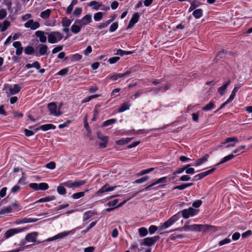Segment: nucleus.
<instances>
[{"label":"nucleus","mask_w":252,"mask_h":252,"mask_svg":"<svg viewBox=\"0 0 252 252\" xmlns=\"http://www.w3.org/2000/svg\"><path fill=\"white\" fill-rule=\"evenodd\" d=\"M213 227L212 225L207 224H192L188 225V222H186L185 224L181 228H178L174 230L169 231L168 232H171L175 230L182 231H207L210 228Z\"/></svg>","instance_id":"f257e3e1"},{"label":"nucleus","mask_w":252,"mask_h":252,"mask_svg":"<svg viewBox=\"0 0 252 252\" xmlns=\"http://www.w3.org/2000/svg\"><path fill=\"white\" fill-rule=\"evenodd\" d=\"M82 12V9L80 7H76L73 11V14L75 16H79Z\"/></svg>","instance_id":"680f3d73"},{"label":"nucleus","mask_w":252,"mask_h":252,"mask_svg":"<svg viewBox=\"0 0 252 252\" xmlns=\"http://www.w3.org/2000/svg\"><path fill=\"white\" fill-rule=\"evenodd\" d=\"M235 157L234 155L232 154H230L225 157H224L221 160V161L219 163H218V164H217L216 165H215V167L216 166H217L221 164H222L224 162H227V161L228 160H230L231 159H232V158H234Z\"/></svg>","instance_id":"b1692460"},{"label":"nucleus","mask_w":252,"mask_h":252,"mask_svg":"<svg viewBox=\"0 0 252 252\" xmlns=\"http://www.w3.org/2000/svg\"><path fill=\"white\" fill-rule=\"evenodd\" d=\"M39 128V129H42L43 131H47L51 129H55L56 126L52 124H46L41 126Z\"/></svg>","instance_id":"a878e982"},{"label":"nucleus","mask_w":252,"mask_h":252,"mask_svg":"<svg viewBox=\"0 0 252 252\" xmlns=\"http://www.w3.org/2000/svg\"><path fill=\"white\" fill-rule=\"evenodd\" d=\"M159 239V236H156L153 237H147L144 239L141 243V245L151 246L153 245Z\"/></svg>","instance_id":"6e6552de"},{"label":"nucleus","mask_w":252,"mask_h":252,"mask_svg":"<svg viewBox=\"0 0 252 252\" xmlns=\"http://www.w3.org/2000/svg\"><path fill=\"white\" fill-rule=\"evenodd\" d=\"M63 38V34L58 31L52 32L48 35V41L51 44L56 43Z\"/></svg>","instance_id":"f03ea898"},{"label":"nucleus","mask_w":252,"mask_h":252,"mask_svg":"<svg viewBox=\"0 0 252 252\" xmlns=\"http://www.w3.org/2000/svg\"><path fill=\"white\" fill-rule=\"evenodd\" d=\"M71 20L69 19H68L66 18H63L62 22V26L65 28H68L71 25Z\"/></svg>","instance_id":"37998d69"},{"label":"nucleus","mask_w":252,"mask_h":252,"mask_svg":"<svg viewBox=\"0 0 252 252\" xmlns=\"http://www.w3.org/2000/svg\"><path fill=\"white\" fill-rule=\"evenodd\" d=\"M69 234V232H63L55 236V238L56 239L62 238L63 237H65Z\"/></svg>","instance_id":"5fc2aeb1"},{"label":"nucleus","mask_w":252,"mask_h":252,"mask_svg":"<svg viewBox=\"0 0 252 252\" xmlns=\"http://www.w3.org/2000/svg\"><path fill=\"white\" fill-rule=\"evenodd\" d=\"M92 22V15L88 14L83 17L81 19H77L75 20V24L80 25L82 27H84Z\"/></svg>","instance_id":"0eeeda50"},{"label":"nucleus","mask_w":252,"mask_h":252,"mask_svg":"<svg viewBox=\"0 0 252 252\" xmlns=\"http://www.w3.org/2000/svg\"><path fill=\"white\" fill-rule=\"evenodd\" d=\"M231 242V239L228 237L220 241H219L218 244L220 246H221L222 245L228 244Z\"/></svg>","instance_id":"3c124183"},{"label":"nucleus","mask_w":252,"mask_h":252,"mask_svg":"<svg viewBox=\"0 0 252 252\" xmlns=\"http://www.w3.org/2000/svg\"><path fill=\"white\" fill-rule=\"evenodd\" d=\"M148 179V176H144L141 178L136 180L135 181V183H137V184H141V183L147 181Z\"/></svg>","instance_id":"774afa93"},{"label":"nucleus","mask_w":252,"mask_h":252,"mask_svg":"<svg viewBox=\"0 0 252 252\" xmlns=\"http://www.w3.org/2000/svg\"><path fill=\"white\" fill-rule=\"evenodd\" d=\"M47 108L50 114L55 116H59L62 114V111H58L57 106L54 102H50L47 104Z\"/></svg>","instance_id":"423d86ee"},{"label":"nucleus","mask_w":252,"mask_h":252,"mask_svg":"<svg viewBox=\"0 0 252 252\" xmlns=\"http://www.w3.org/2000/svg\"><path fill=\"white\" fill-rule=\"evenodd\" d=\"M117 122L116 119H111L108 120L107 121H105L103 123L102 126H107L110 125H111L112 124H115Z\"/></svg>","instance_id":"a19ab883"},{"label":"nucleus","mask_w":252,"mask_h":252,"mask_svg":"<svg viewBox=\"0 0 252 252\" xmlns=\"http://www.w3.org/2000/svg\"><path fill=\"white\" fill-rule=\"evenodd\" d=\"M120 60V57H114L110 58L108 60V62L110 64H113L117 62Z\"/></svg>","instance_id":"052dcab7"},{"label":"nucleus","mask_w":252,"mask_h":252,"mask_svg":"<svg viewBox=\"0 0 252 252\" xmlns=\"http://www.w3.org/2000/svg\"><path fill=\"white\" fill-rule=\"evenodd\" d=\"M178 219L179 218L177 215L173 216L166 221L163 223H161L160 225L158 226V229L159 230H162L168 228L173 225L178 220Z\"/></svg>","instance_id":"20e7f679"},{"label":"nucleus","mask_w":252,"mask_h":252,"mask_svg":"<svg viewBox=\"0 0 252 252\" xmlns=\"http://www.w3.org/2000/svg\"><path fill=\"white\" fill-rule=\"evenodd\" d=\"M230 84V81L228 80L222 86L218 88V91L220 95H223L227 87Z\"/></svg>","instance_id":"aec40b11"},{"label":"nucleus","mask_w":252,"mask_h":252,"mask_svg":"<svg viewBox=\"0 0 252 252\" xmlns=\"http://www.w3.org/2000/svg\"><path fill=\"white\" fill-rule=\"evenodd\" d=\"M97 136L98 138L100 139L102 142H108V137L104 136L100 131L97 132Z\"/></svg>","instance_id":"79ce46f5"},{"label":"nucleus","mask_w":252,"mask_h":252,"mask_svg":"<svg viewBox=\"0 0 252 252\" xmlns=\"http://www.w3.org/2000/svg\"><path fill=\"white\" fill-rule=\"evenodd\" d=\"M233 142L234 143H229V144H227L225 146V148H228L229 147H232L235 146V143H237L238 142V138L236 137H232L227 138L225 140L224 142L221 143V144L222 145L225 144L226 143H230V142Z\"/></svg>","instance_id":"4468645a"},{"label":"nucleus","mask_w":252,"mask_h":252,"mask_svg":"<svg viewBox=\"0 0 252 252\" xmlns=\"http://www.w3.org/2000/svg\"><path fill=\"white\" fill-rule=\"evenodd\" d=\"M48 49V46L45 44H40L39 46V52L37 53L35 55L37 57H39L40 56H43L46 54L47 51Z\"/></svg>","instance_id":"a211bd4d"},{"label":"nucleus","mask_w":252,"mask_h":252,"mask_svg":"<svg viewBox=\"0 0 252 252\" xmlns=\"http://www.w3.org/2000/svg\"><path fill=\"white\" fill-rule=\"evenodd\" d=\"M13 46L16 48V55L17 56L21 55L23 51L21 43L20 41H15L13 43Z\"/></svg>","instance_id":"dca6fc26"},{"label":"nucleus","mask_w":252,"mask_h":252,"mask_svg":"<svg viewBox=\"0 0 252 252\" xmlns=\"http://www.w3.org/2000/svg\"><path fill=\"white\" fill-rule=\"evenodd\" d=\"M209 155L208 154L205 155L202 158L198 159L196 162V166H199L201 165L202 164L204 163L205 162L207 161L208 158H209Z\"/></svg>","instance_id":"4be33fe9"},{"label":"nucleus","mask_w":252,"mask_h":252,"mask_svg":"<svg viewBox=\"0 0 252 252\" xmlns=\"http://www.w3.org/2000/svg\"><path fill=\"white\" fill-rule=\"evenodd\" d=\"M214 107H215V105H214V102H212V101H211L207 105H206L205 106H204L202 108V110L205 111H208L211 110Z\"/></svg>","instance_id":"ea45409f"},{"label":"nucleus","mask_w":252,"mask_h":252,"mask_svg":"<svg viewBox=\"0 0 252 252\" xmlns=\"http://www.w3.org/2000/svg\"><path fill=\"white\" fill-rule=\"evenodd\" d=\"M87 183L86 180L74 181L73 189L80 188Z\"/></svg>","instance_id":"7c9ffc66"},{"label":"nucleus","mask_w":252,"mask_h":252,"mask_svg":"<svg viewBox=\"0 0 252 252\" xmlns=\"http://www.w3.org/2000/svg\"><path fill=\"white\" fill-rule=\"evenodd\" d=\"M10 26V22L8 20H4L2 25H1V28H0V32H3L5 31Z\"/></svg>","instance_id":"c756f323"},{"label":"nucleus","mask_w":252,"mask_h":252,"mask_svg":"<svg viewBox=\"0 0 252 252\" xmlns=\"http://www.w3.org/2000/svg\"><path fill=\"white\" fill-rule=\"evenodd\" d=\"M140 18L139 14L138 12L134 13L132 16L131 19L129 22L128 25L127 27V29H131L134 27L135 24L138 22Z\"/></svg>","instance_id":"ddd939ff"},{"label":"nucleus","mask_w":252,"mask_h":252,"mask_svg":"<svg viewBox=\"0 0 252 252\" xmlns=\"http://www.w3.org/2000/svg\"><path fill=\"white\" fill-rule=\"evenodd\" d=\"M192 15L196 19H199L203 15V10L200 8L196 9L193 12Z\"/></svg>","instance_id":"2f4dec72"},{"label":"nucleus","mask_w":252,"mask_h":252,"mask_svg":"<svg viewBox=\"0 0 252 252\" xmlns=\"http://www.w3.org/2000/svg\"><path fill=\"white\" fill-rule=\"evenodd\" d=\"M57 190L60 195H64L66 193V190L62 184L57 187Z\"/></svg>","instance_id":"e433bc0d"},{"label":"nucleus","mask_w":252,"mask_h":252,"mask_svg":"<svg viewBox=\"0 0 252 252\" xmlns=\"http://www.w3.org/2000/svg\"><path fill=\"white\" fill-rule=\"evenodd\" d=\"M118 28V23L117 22L113 23L110 27L109 31L110 32H115Z\"/></svg>","instance_id":"864d4df0"},{"label":"nucleus","mask_w":252,"mask_h":252,"mask_svg":"<svg viewBox=\"0 0 252 252\" xmlns=\"http://www.w3.org/2000/svg\"><path fill=\"white\" fill-rule=\"evenodd\" d=\"M46 167L50 169H54L56 167V163L54 161H51L46 165Z\"/></svg>","instance_id":"bf43d9fd"},{"label":"nucleus","mask_w":252,"mask_h":252,"mask_svg":"<svg viewBox=\"0 0 252 252\" xmlns=\"http://www.w3.org/2000/svg\"><path fill=\"white\" fill-rule=\"evenodd\" d=\"M189 166H190V165L188 164L186 166H185V167L181 168L180 169H179L176 172H174L173 175L174 176H175L177 174H180V173H183L185 170L186 168L189 167Z\"/></svg>","instance_id":"13d9d810"},{"label":"nucleus","mask_w":252,"mask_h":252,"mask_svg":"<svg viewBox=\"0 0 252 252\" xmlns=\"http://www.w3.org/2000/svg\"><path fill=\"white\" fill-rule=\"evenodd\" d=\"M132 139V138H123L120 140H117L116 143L119 145H123L129 143Z\"/></svg>","instance_id":"5701e85b"},{"label":"nucleus","mask_w":252,"mask_h":252,"mask_svg":"<svg viewBox=\"0 0 252 252\" xmlns=\"http://www.w3.org/2000/svg\"><path fill=\"white\" fill-rule=\"evenodd\" d=\"M37 220V219L31 218H25L22 219L21 221L22 223H31L34 222Z\"/></svg>","instance_id":"a18cd8bd"},{"label":"nucleus","mask_w":252,"mask_h":252,"mask_svg":"<svg viewBox=\"0 0 252 252\" xmlns=\"http://www.w3.org/2000/svg\"><path fill=\"white\" fill-rule=\"evenodd\" d=\"M63 49V46L62 45H58L52 50V53L53 54H56L58 52L62 51Z\"/></svg>","instance_id":"4d7b16f0"},{"label":"nucleus","mask_w":252,"mask_h":252,"mask_svg":"<svg viewBox=\"0 0 252 252\" xmlns=\"http://www.w3.org/2000/svg\"><path fill=\"white\" fill-rule=\"evenodd\" d=\"M198 212V210L193 209L192 207H189L188 209H184L181 212L182 217L184 219H188L190 217H193L196 215Z\"/></svg>","instance_id":"39448f33"},{"label":"nucleus","mask_w":252,"mask_h":252,"mask_svg":"<svg viewBox=\"0 0 252 252\" xmlns=\"http://www.w3.org/2000/svg\"><path fill=\"white\" fill-rule=\"evenodd\" d=\"M24 27L26 28H30L32 30H35L40 27V24L38 22H35L31 19L24 24Z\"/></svg>","instance_id":"9b49d317"},{"label":"nucleus","mask_w":252,"mask_h":252,"mask_svg":"<svg viewBox=\"0 0 252 252\" xmlns=\"http://www.w3.org/2000/svg\"><path fill=\"white\" fill-rule=\"evenodd\" d=\"M138 232L141 237L146 236L148 233L147 229L144 227L139 228Z\"/></svg>","instance_id":"58836bf2"},{"label":"nucleus","mask_w":252,"mask_h":252,"mask_svg":"<svg viewBox=\"0 0 252 252\" xmlns=\"http://www.w3.org/2000/svg\"><path fill=\"white\" fill-rule=\"evenodd\" d=\"M170 88V86L168 84H166L164 85V87H160V88H153L151 89V91H153L155 94H157L159 93L160 92H164L168 90Z\"/></svg>","instance_id":"6ab92c4d"},{"label":"nucleus","mask_w":252,"mask_h":252,"mask_svg":"<svg viewBox=\"0 0 252 252\" xmlns=\"http://www.w3.org/2000/svg\"><path fill=\"white\" fill-rule=\"evenodd\" d=\"M74 181L71 180L67 181L65 182L62 183V185L68 188L73 189Z\"/></svg>","instance_id":"de8ad7c7"},{"label":"nucleus","mask_w":252,"mask_h":252,"mask_svg":"<svg viewBox=\"0 0 252 252\" xmlns=\"http://www.w3.org/2000/svg\"><path fill=\"white\" fill-rule=\"evenodd\" d=\"M38 233L37 232H33L28 233L25 237V240L29 242L37 243L39 244L40 242L36 241L37 236Z\"/></svg>","instance_id":"f8f14e48"},{"label":"nucleus","mask_w":252,"mask_h":252,"mask_svg":"<svg viewBox=\"0 0 252 252\" xmlns=\"http://www.w3.org/2000/svg\"><path fill=\"white\" fill-rule=\"evenodd\" d=\"M39 129V128H36L34 129L33 130H30L28 129L24 130L25 135L29 137L33 135L37 130Z\"/></svg>","instance_id":"4c0bfd02"},{"label":"nucleus","mask_w":252,"mask_h":252,"mask_svg":"<svg viewBox=\"0 0 252 252\" xmlns=\"http://www.w3.org/2000/svg\"><path fill=\"white\" fill-rule=\"evenodd\" d=\"M68 71V69L67 68H63L60 71L58 72V74L61 76L65 75Z\"/></svg>","instance_id":"69168bd1"},{"label":"nucleus","mask_w":252,"mask_h":252,"mask_svg":"<svg viewBox=\"0 0 252 252\" xmlns=\"http://www.w3.org/2000/svg\"><path fill=\"white\" fill-rule=\"evenodd\" d=\"M130 105L131 104L128 101L123 103L122 105L119 108L118 112L122 113L126 110L129 109Z\"/></svg>","instance_id":"393cba45"},{"label":"nucleus","mask_w":252,"mask_h":252,"mask_svg":"<svg viewBox=\"0 0 252 252\" xmlns=\"http://www.w3.org/2000/svg\"><path fill=\"white\" fill-rule=\"evenodd\" d=\"M24 52L27 55H32L34 52V48L31 46H28L25 48Z\"/></svg>","instance_id":"c03bdc74"},{"label":"nucleus","mask_w":252,"mask_h":252,"mask_svg":"<svg viewBox=\"0 0 252 252\" xmlns=\"http://www.w3.org/2000/svg\"><path fill=\"white\" fill-rule=\"evenodd\" d=\"M82 27L80 25L76 24L75 23L74 24L72 25L71 31L73 33L77 34L80 32Z\"/></svg>","instance_id":"c85d7f7f"},{"label":"nucleus","mask_w":252,"mask_h":252,"mask_svg":"<svg viewBox=\"0 0 252 252\" xmlns=\"http://www.w3.org/2000/svg\"><path fill=\"white\" fill-rule=\"evenodd\" d=\"M25 230V228L10 229L5 232L4 238L5 239H8L14 236L16 234L24 231Z\"/></svg>","instance_id":"1a4fd4ad"},{"label":"nucleus","mask_w":252,"mask_h":252,"mask_svg":"<svg viewBox=\"0 0 252 252\" xmlns=\"http://www.w3.org/2000/svg\"><path fill=\"white\" fill-rule=\"evenodd\" d=\"M39 190H45L49 188L48 185L45 183H41L38 184Z\"/></svg>","instance_id":"09e8293b"},{"label":"nucleus","mask_w":252,"mask_h":252,"mask_svg":"<svg viewBox=\"0 0 252 252\" xmlns=\"http://www.w3.org/2000/svg\"><path fill=\"white\" fill-rule=\"evenodd\" d=\"M51 11L49 9H47L40 13V16L43 19H47L51 14Z\"/></svg>","instance_id":"473e14b6"},{"label":"nucleus","mask_w":252,"mask_h":252,"mask_svg":"<svg viewBox=\"0 0 252 252\" xmlns=\"http://www.w3.org/2000/svg\"><path fill=\"white\" fill-rule=\"evenodd\" d=\"M21 88L18 84H14L13 87H10L9 90L11 94H15L18 93Z\"/></svg>","instance_id":"412c9836"},{"label":"nucleus","mask_w":252,"mask_h":252,"mask_svg":"<svg viewBox=\"0 0 252 252\" xmlns=\"http://www.w3.org/2000/svg\"><path fill=\"white\" fill-rule=\"evenodd\" d=\"M116 188V186L111 187L108 184H106L96 192L95 195L102 196L106 194L107 192L114 190Z\"/></svg>","instance_id":"7ed1b4c3"},{"label":"nucleus","mask_w":252,"mask_h":252,"mask_svg":"<svg viewBox=\"0 0 252 252\" xmlns=\"http://www.w3.org/2000/svg\"><path fill=\"white\" fill-rule=\"evenodd\" d=\"M118 199H115L113 201H109L107 203V205L108 206H112L113 207H116L118 205Z\"/></svg>","instance_id":"6e6d98bb"},{"label":"nucleus","mask_w":252,"mask_h":252,"mask_svg":"<svg viewBox=\"0 0 252 252\" xmlns=\"http://www.w3.org/2000/svg\"><path fill=\"white\" fill-rule=\"evenodd\" d=\"M82 58V55L79 54H74L72 57V61H79Z\"/></svg>","instance_id":"e2e57ef3"},{"label":"nucleus","mask_w":252,"mask_h":252,"mask_svg":"<svg viewBox=\"0 0 252 252\" xmlns=\"http://www.w3.org/2000/svg\"><path fill=\"white\" fill-rule=\"evenodd\" d=\"M45 33V32L43 31H37L35 32V35L39 38V41L41 42L45 43L47 41V37Z\"/></svg>","instance_id":"f3484780"},{"label":"nucleus","mask_w":252,"mask_h":252,"mask_svg":"<svg viewBox=\"0 0 252 252\" xmlns=\"http://www.w3.org/2000/svg\"><path fill=\"white\" fill-rule=\"evenodd\" d=\"M103 13L101 12H98L94 14V18L95 21H99L102 19Z\"/></svg>","instance_id":"49530a36"},{"label":"nucleus","mask_w":252,"mask_h":252,"mask_svg":"<svg viewBox=\"0 0 252 252\" xmlns=\"http://www.w3.org/2000/svg\"><path fill=\"white\" fill-rule=\"evenodd\" d=\"M130 73L131 71L129 70H127L124 73H115L113 75H109V76H108L107 78L113 81H116L119 78L127 77L130 74Z\"/></svg>","instance_id":"9d476101"},{"label":"nucleus","mask_w":252,"mask_h":252,"mask_svg":"<svg viewBox=\"0 0 252 252\" xmlns=\"http://www.w3.org/2000/svg\"><path fill=\"white\" fill-rule=\"evenodd\" d=\"M7 16V12L5 9L0 10V20L3 19Z\"/></svg>","instance_id":"0e129e2a"},{"label":"nucleus","mask_w":252,"mask_h":252,"mask_svg":"<svg viewBox=\"0 0 252 252\" xmlns=\"http://www.w3.org/2000/svg\"><path fill=\"white\" fill-rule=\"evenodd\" d=\"M93 213L91 211H88L84 213L83 217V221H86L89 220L93 216Z\"/></svg>","instance_id":"c9c22d12"},{"label":"nucleus","mask_w":252,"mask_h":252,"mask_svg":"<svg viewBox=\"0 0 252 252\" xmlns=\"http://www.w3.org/2000/svg\"><path fill=\"white\" fill-rule=\"evenodd\" d=\"M193 185V183L184 184L175 187L173 188V189H178L180 190H183V189H185L186 188L190 187V186H192Z\"/></svg>","instance_id":"f704fd0d"},{"label":"nucleus","mask_w":252,"mask_h":252,"mask_svg":"<svg viewBox=\"0 0 252 252\" xmlns=\"http://www.w3.org/2000/svg\"><path fill=\"white\" fill-rule=\"evenodd\" d=\"M216 167H214L208 171L197 174L194 176V179L196 180H200L205 176L212 173L216 170Z\"/></svg>","instance_id":"2eb2a0df"},{"label":"nucleus","mask_w":252,"mask_h":252,"mask_svg":"<svg viewBox=\"0 0 252 252\" xmlns=\"http://www.w3.org/2000/svg\"><path fill=\"white\" fill-rule=\"evenodd\" d=\"M190 6L189 9V12H191L199 6V4H196V1H194L193 0H192L191 1H190Z\"/></svg>","instance_id":"603ef678"},{"label":"nucleus","mask_w":252,"mask_h":252,"mask_svg":"<svg viewBox=\"0 0 252 252\" xmlns=\"http://www.w3.org/2000/svg\"><path fill=\"white\" fill-rule=\"evenodd\" d=\"M11 211V207L10 206H7L1 210H0V215H3L6 213H9Z\"/></svg>","instance_id":"8fccbe9b"},{"label":"nucleus","mask_w":252,"mask_h":252,"mask_svg":"<svg viewBox=\"0 0 252 252\" xmlns=\"http://www.w3.org/2000/svg\"><path fill=\"white\" fill-rule=\"evenodd\" d=\"M158 230V227L155 225H151L149 228V233L154 234Z\"/></svg>","instance_id":"338daca9"},{"label":"nucleus","mask_w":252,"mask_h":252,"mask_svg":"<svg viewBox=\"0 0 252 252\" xmlns=\"http://www.w3.org/2000/svg\"><path fill=\"white\" fill-rule=\"evenodd\" d=\"M239 88H240V86L238 85H237L234 88L230 96L228 98L229 101L230 100L231 101H232L234 99V98L236 95V94L237 92L238 91V89H239Z\"/></svg>","instance_id":"72a5a7b5"},{"label":"nucleus","mask_w":252,"mask_h":252,"mask_svg":"<svg viewBox=\"0 0 252 252\" xmlns=\"http://www.w3.org/2000/svg\"><path fill=\"white\" fill-rule=\"evenodd\" d=\"M88 191L89 189H86L85 190V191H81L75 193L72 195L71 197L74 199H79L82 197H83L85 195V192H88Z\"/></svg>","instance_id":"bb28decb"},{"label":"nucleus","mask_w":252,"mask_h":252,"mask_svg":"<svg viewBox=\"0 0 252 252\" xmlns=\"http://www.w3.org/2000/svg\"><path fill=\"white\" fill-rule=\"evenodd\" d=\"M56 199V197L53 196H46L43 198H41L39 199H38L37 201H36L37 203H40V202H48L52 200H54Z\"/></svg>","instance_id":"cd10ccee"}]
</instances>
